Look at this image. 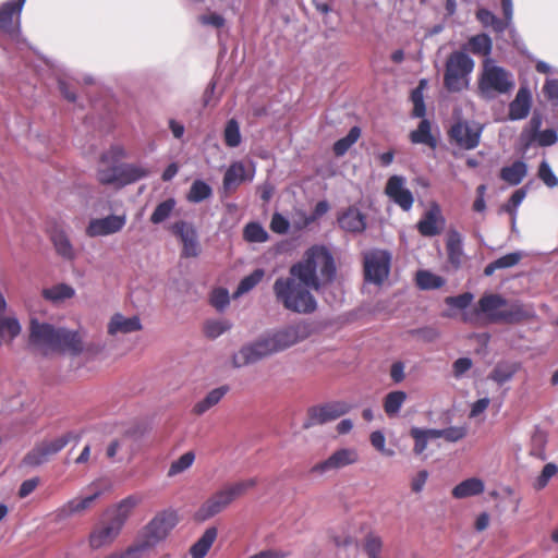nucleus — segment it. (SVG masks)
I'll list each match as a JSON object with an SVG mask.
<instances>
[{
  "instance_id": "nucleus-15",
  "label": "nucleus",
  "mask_w": 558,
  "mask_h": 558,
  "mask_svg": "<svg viewBox=\"0 0 558 558\" xmlns=\"http://www.w3.org/2000/svg\"><path fill=\"white\" fill-rule=\"evenodd\" d=\"M171 230L182 242L183 247L181 255L183 257H197L199 255L201 247L198 243V235L192 223L183 220L177 221L172 225Z\"/></svg>"
},
{
  "instance_id": "nucleus-62",
  "label": "nucleus",
  "mask_w": 558,
  "mask_h": 558,
  "mask_svg": "<svg viewBox=\"0 0 558 558\" xmlns=\"http://www.w3.org/2000/svg\"><path fill=\"white\" fill-rule=\"evenodd\" d=\"M210 303L217 311H223L230 303L228 291L222 288L215 290L211 294Z\"/></svg>"
},
{
  "instance_id": "nucleus-11",
  "label": "nucleus",
  "mask_w": 558,
  "mask_h": 558,
  "mask_svg": "<svg viewBox=\"0 0 558 558\" xmlns=\"http://www.w3.org/2000/svg\"><path fill=\"white\" fill-rule=\"evenodd\" d=\"M359 461V453L354 448H340L332 452L326 460L311 468L312 474L327 475L352 465Z\"/></svg>"
},
{
  "instance_id": "nucleus-63",
  "label": "nucleus",
  "mask_w": 558,
  "mask_h": 558,
  "mask_svg": "<svg viewBox=\"0 0 558 558\" xmlns=\"http://www.w3.org/2000/svg\"><path fill=\"white\" fill-rule=\"evenodd\" d=\"M198 21L202 25L211 26L214 28H221L226 24L225 17L216 12L202 14L198 17Z\"/></svg>"
},
{
  "instance_id": "nucleus-32",
  "label": "nucleus",
  "mask_w": 558,
  "mask_h": 558,
  "mask_svg": "<svg viewBox=\"0 0 558 558\" xmlns=\"http://www.w3.org/2000/svg\"><path fill=\"white\" fill-rule=\"evenodd\" d=\"M217 534L218 531L215 526L206 529L203 535L190 548L192 558H204L216 541Z\"/></svg>"
},
{
  "instance_id": "nucleus-23",
  "label": "nucleus",
  "mask_w": 558,
  "mask_h": 558,
  "mask_svg": "<svg viewBox=\"0 0 558 558\" xmlns=\"http://www.w3.org/2000/svg\"><path fill=\"white\" fill-rule=\"evenodd\" d=\"M100 495L101 492L97 490L85 497L73 498L58 508L56 515L58 519L64 520L73 515L82 514L93 506Z\"/></svg>"
},
{
  "instance_id": "nucleus-50",
  "label": "nucleus",
  "mask_w": 558,
  "mask_h": 558,
  "mask_svg": "<svg viewBox=\"0 0 558 558\" xmlns=\"http://www.w3.org/2000/svg\"><path fill=\"white\" fill-rule=\"evenodd\" d=\"M526 196V190L524 187L514 191L509 198L507 204H504L500 211L508 213L512 217V228H515L517 209L522 204Z\"/></svg>"
},
{
  "instance_id": "nucleus-43",
  "label": "nucleus",
  "mask_w": 558,
  "mask_h": 558,
  "mask_svg": "<svg viewBox=\"0 0 558 558\" xmlns=\"http://www.w3.org/2000/svg\"><path fill=\"white\" fill-rule=\"evenodd\" d=\"M268 238V232L257 221H250L243 228V239L248 243H264Z\"/></svg>"
},
{
  "instance_id": "nucleus-19",
  "label": "nucleus",
  "mask_w": 558,
  "mask_h": 558,
  "mask_svg": "<svg viewBox=\"0 0 558 558\" xmlns=\"http://www.w3.org/2000/svg\"><path fill=\"white\" fill-rule=\"evenodd\" d=\"M122 529L110 519L99 522L90 532L88 537L89 546L99 549L110 545L121 533Z\"/></svg>"
},
{
  "instance_id": "nucleus-56",
  "label": "nucleus",
  "mask_w": 558,
  "mask_h": 558,
  "mask_svg": "<svg viewBox=\"0 0 558 558\" xmlns=\"http://www.w3.org/2000/svg\"><path fill=\"white\" fill-rule=\"evenodd\" d=\"M474 299V295L471 292H464L456 296L446 298L445 302L450 307H456L459 310H465L470 306Z\"/></svg>"
},
{
  "instance_id": "nucleus-55",
  "label": "nucleus",
  "mask_w": 558,
  "mask_h": 558,
  "mask_svg": "<svg viewBox=\"0 0 558 558\" xmlns=\"http://www.w3.org/2000/svg\"><path fill=\"white\" fill-rule=\"evenodd\" d=\"M255 478H248L244 481H239L233 484L226 485L225 488L227 489L228 494L230 495L232 501L235 500L238 497L242 496L244 493H246L248 489L254 487L256 485Z\"/></svg>"
},
{
  "instance_id": "nucleus-37",
  "label": "nucleus",
  "mask_w": 558,
  "mask_h": 558,
  "mask_svg": "<svg viewBox=\"0 0 558 558\" xmlns=\"http://www.w3.org/2000/svg\"><path fill=\"white\" fill-rule=\"evenodd\" d=\"M475 16L484 28H492L496 34H502L508 29L506 23L488 9L480 8Z\"/></svg>"
},
{
  "instance_id": "nucleus-25",
  "label": "nucleus",
  "mask_w": 558,
  "mask_h": 558,
  "mask_svg": "<svg viewBox=\"0 0 558 558\" xmlns=\"http://www.w3.org/2000/svg\"><path fill=\"white\" fill-rule=\"evenodd\" d=\"M254 171L251 174L246 173L245 166L242 161H233L226 170L222 179V189L226 193L233 192L242 183L253 181Z\"/></svg>"
},
{
  "instance_id": "nucleus-47",
  "label": "nucleus",
  "mask_w": 558,
  "mask_h": 558,
  "mask_svg": "<svg viewBox=\"0 0 558 558\" xmlns=\"http://www.w3.org/2000/svg\"><path fill=\"white\" fill-rule=\"evenodd\" d=\"M265 271L262 268H257L252 271L250 275L245 276L241 279L238 284V288L234 292L236 296L247 293L252 289H254L264 278Z\"/></svg>"
},
{
  "instance_id": "nucleus-60",
  "label": "nucleus",
  "mask_w": 558,
  "mask_h": 558,
  "mask_svg": "<svg viewBox=\"0 0 558 558\" xmlns=\"http://www.w3.org/2000/svg\"><path fill=\"white\" fill-rule=\"evenodd\" d=\"M383 543L378 536L367 535L365 538L364 549L368 558H379Z\"/></svg>"
},
{
  "instance_id": "nucleus-16",
  "label": "nucleus",
  "mask_w": 558,
  "mask_h": 558,
  "mask_svg": "<svg viewBox=\"0 0 558 558\" xmlns=\"http://www.w3.org/2000/svg\"><path fill=\"white\" fill-rule=\"evenodd\" d=\"M125 223L126 216L124 214L94 218L87 225L86 234L90 238L111 235L121 231Z\"/></svg>"
},
{
  "instance_id": "nucleus-57",
  "label": "nucleus",
  "mask_w": 558,
  "mask_h": 558,
  "mask_svg": "<svg viewBox=\"0 0 558 558\" xmlns=\"http://www.w3.org/2000/svg\"><path fill=\"white\" fill-rule=\"evenodd\" d=\"M411 437L414 439L413 451L415 454H422L427 448L428 438L422 428L412 427L410 430Z\"/></svg>"
},
{
  "instance_id": "nucleus-1",
  "label": "nucleus",
  "mask_w": 558,
  "mask_h": 558,
  "mask_svg": "<svg viewBox=\"0 0 558 558\" xmlns=\"http://www.w3.org/2000/svg\"><path fill=\"white\" fill-rule=\"evenodd\" d=\"M289 277H279L274 283V294L282 306L293 313L311 314L317 302L311 290L323 292L336 278L332 254L324 245L307 248L303 258L293 264Z\"/></svg>"
},
{
  "instance_id": "nucleus-41",
  "label": "nucleus",
  "mask_w": 558,
  "mask_h": 558,
  "mask_svg": "<svg viewBox=\"0 0 558 558\" xmlns=\"http://www.w3.org/2000/svg\"><path fill=\"white\" fill-rule=\"evenodd\" d=\"M51 241L57 253L64 259L74 258V248L69 236L63 231H54L51 234Z\"/></svg>"
},
{
  "instance_id": "nucleus-17",
  "label": "nucleus",
  "mask_w": 558,
  "mask_h": 558,
  "mask_svg": "<svg viewBox=\"0 0 558 558\" xmlns=\"http://www.w3.org/2000/svg\"><path fill=\"white\" fill-rule=\"evenodd\" d=\"M446 219L442 216L441 208L437 203H432L429 208L423 214L416 223L421 235L433 238L438 235L444 229Z\"/></svg>"
},
{
  "instance_id": "nucleus-10",
  "label": "nucleus",
  "mask_w": 558,
  "mask_h": 558,
  "mask_svg": "<svg viewBox=\"0 0 558 558\" xmlns=\"http://www.w3.org/2000/svg\"><path fill=\"white\" fill-rule=\"evenodd\" d=\"M484 125L473 121L460 119L448 131L450 143L461 149L472 150L480 144Z\"/></svg>"
},
{
  "instance_id": "nucleus-59",
  "label": "nucleus",
  "mask_w": 558,
  "mask_h": 558,
  "mask_svg": "<svg viewBox=\"0 0 558 558\" xmlns=\"http://www.w3.org/2000/svg\"><path fill=\"white\" fill-rule=\"evenodd\" d=\"M369 440L372 446L387 457H392L395 451L386 448V438L383 432L375 430L371 434Z\"/></svg>"
},
{
  "instance_id": "nucleus-44",
  "label": "nucleus",
  "mask_w": 558,
  "mask_h": 558,
  "mask_svg": "<svg viewBox=\"0 0 558 558\" xmlns=\"http://www.w3.org/2000/svg\"><path fill=\"white\" fill-rule=\"evenodd\" d=\"M211 195L213 189L210 185L207 182L197 179L192 183L186 198L189 202L197 204L209 198Z\"/></svg>"
},
{
  "instance_id": "nucleus-14",
  "label": "nucleus",
  "mask_w": 558,
  "mask_h": 558,
  "mask_svg": "<svg viewBox=\"0 0 558 558\" xmlns=\"http://www.w3.org/2000/svg\"><path fill=\"white\" fill-rule=\"evenodd\" d=\"M405 184L407 179L403 175L393 174L387 180L385 194L403 211H410L414 204V196Z\"/></svg>"
},
{
  "instance_id": "nucleus-49",
  "label": "nucleus",
  "mask_w": 558,
  "mask_h": 558,
  "mask_svg": "<svg viewBox=\"0 0 558 558\" xmlns=\"http://www.w3.org/2000/svg\"><path fill=\"white\" fill-rule=\"evenodd\" d=\"M232 324L228 319H209L205 323L204 332L209 339H217L230 330Z\"/></svg>"
},
{
  "instance_id": "nucleus-54",
  "label": "nucleus",
  "mask_w": 558,
  "mask_h": 558,
  "mask_svg": "<svg viewBox=\"0 0 558 558\" xmlns=\"http://www.w3.org/2000/svg\"><path fill=\"white\" fill-rule=\"evenodd\" d=\"M537 177L539 178L541 181H543V183L546 186L550 189L556 187L558 185V178L554 173L548 161L545 159L542 160L538 166Z\"/></svg>"
},
{
  "instance_id": "nucleus-20",
  "label": "nucleus",
  "mask_w": 558,
  "mask_h": 558,
  "mask_svg": "<svg viewBox=\"0 0 558 558\" xmlns=\"http://www.w3.org/2000/svg\"><path fill=\"white\" fill-rule=\"evenodd\" d=\"M340 229L348 233L361 234L367 228L366 216L356 206H349L337 218Z\"/></svg>"
},
{
  "instance_id": "nucleus-40",
  "label": "nucleus",
  "mask_w": 558,
  "mask_h": 558,
  "mask_svg": "<svg viewBox=\"0 0 558 558\" xmlns=\"http://www.w3.org/2000/svg\"><path fill=\"white\" fill-rule=\"evenodd\" d=\"M97 179L104 185L120 187V163L100 165Z\"/></svg>"
},
{
  "instance_id": "nucleus-22",
  "label": "nucleus",
  "mask_w": 558,
  "mask_h": 558,
  "mask_svg": "<svg viewBox=\"0 0 558 558\" xmlns=\"http://www.w3.org/2000/svg\"><path fill=\"white\" fill-rule=\"evenodd\" d=\"M231 502L232 499L223 486L201 506L196 517L202 521L208 520L226 509Z\"/></svg>"
},
{
  "instance_id": "nucleus-38",
  "label": "nucleus",
  "mask_w": 558,
  "mask_h": 558,
  "mask_svg": "<svg viewBox=\"0 0 558 558\" xmlns=\"http://www.w3.org/2000/svg\"><path fill=\"white\" fill-rule=\"evenodd\" d=\"M407 393L402 390H395L386 395L383 407L388 417H396L407 400Z\"/></svg>"
},
{
  "instance_id": "nucleus-31",
  "label": "nucleus",
  "mask_w": 558,
  "mask_h": 558,
  "mask_svg": "<svg viewBox=\"0 0 558 558\" xmlns=\"http://www.w3.org/2000/svg\"><path fill=\"white\" fill-rule=\"evenodd\" d=\"M149 175V171L141 165L120 163V187L135 183Z\"/></svg>"
},
{
  "instance_id": "nucleus-52",
  "label": "nucleus",
  "mask_w": 558,
  "mask_h": 558,
  "mask_svg": "<svg viewBox=\"0 0 558 558\" xmlns=\"http://www.w3.org/2000/svg\"><path fill=\"white\" fill-rule=\"evenodd\" d=\"M225 143L228 147L234 148L241 144V132L236 120L230 119L223 132Z\"/></svg>"
},
{
  "instance_id": "nucleus-2",
  "label": "nucleus",
  "mask_w": 558,
  "mask_h": 558,
  "mask_svg": "<svg viewBox=\"0 0 558 558\" xmlns=\"http://www.w3.org/2000/svg\"><path fill=\"white\" fill-rule=\"evenodd\" d=\"M531 315V311L520 301H509L499 293L489 292L481 296L473 310L464 313L463 319L473 324L484 316L490 323L517 324Z\"/></svg>"
},
{
  "instance_id": "nucleus-13",
  "label": "nucleus",
  "mask_w": 558,
  "mask_h": 558,
  "mask_svg": "<svg viewBox=\"0 0 558 558\" xmlns=\"http://www.w3.org/2000/svg\"><path fill=\"white\" fill-rule=\"evenodd\" d=\"M350 407L342 401H333L322 405L312 407L307 411V420L304 422L303 427L310 428L315 425H323L325 423L335 421L348 413Z\"/></svg>"
},
{
  "instance_id": "nucleus-64",
  "label": "nucleus",
  "mask_w": 558,
  "mask_h": 558,
  "mask_svg": "<svg viewBox=\"0 0 558 558\" xmlns=\"http://www.w3.org/2000/svg\"><path fill=\"white\" fill-rule=\"evenodd\" d=\"M543 93L554 107L558 106V80H546Z\"/></svg>"
},
{
  "instance_id": "nucleus-3",
  "label": "nucleus",
  "mask_w": 558,
  "mask_h": 558,
  "mask_svg": "<svg viewBox=\"0 0 558 558\" xmlns=\"http://www.w3.org/2000/svg\"><path fill=\"white\" fill-rule=\"evenodd\" d=\"M29 343L46 350L71 352L77 354L82 351V343L76 331L65 328H56L50 324L31 319Z\"/></svg>"
},
{
  "instance_id": "nucleus-26",
  "label": "nucleus",
  "mask_w": 558,
  "mask_h": 558,
  "mask_svg": "<svg viewBox=\"0 0 558 558\" xmlns=\"http://www.w3.org/2000/svg\"><path fill=\"white\" fill-rule=\"evenodd\" d=\"M532 94L527 87H520L514 99L509 104L508 117L511 121L525 119L531 110Z\"/></svg>"
},
{
  "instance_id": "nucleus-30",
  "label": "nucleus",
  "mask_w": 558,
  "mask_h": 558,
  "mask_svg": "<svg viewBox=\"0 0 558 558\" xmlns=\"http://www.w3.org/2000/svg\"><path fill=\"white\" fill-rule=\"evenodd\" d=\"M446 250L448 259L454 268H459L463 257V240L460 232L454 229L448 231Z\"/></svg>"
},
{
  "instance_id": "nucleus-34",
  "label": "nucleus",
  "mask_w": 558,
  "mask_h": 558,
  "mask_svg": "<svg viewBox=\"0 0 558 558\" xmlns=\"http://www.w3.org/2000/svg\"><path fill=\"white\" fill-rule=\"evenodd\" d=\"M484 482L477 477H471L462 481L452 489V496L457 499H463L481 495L484 492Z\"/></svg>"
},
{
  "instance_id": "nucleus-48",
  "label": "nucleus",
  "mask_w": 558,
  "mask_h": 558,
  "mask_svg": "<svg viewBox=\"0 0 558 558\" xmlns=\"http://www.w3.org/2000/svg\"><path fill=\"white\" fill-rule=\"evenodd\" d=\"M515 372L517 369L513 365L507 363H498L490 372L488 378L501 386L511 380Z\"/></svg>"
},
{
  "instance_id": "nucleus-24",
  "label": "nucleus",
  "mask_w": 558,
  "mask_h": 558,
  "mask_svg": "<svg viewBox=\"0 0 558 558\" xmlns=\"http://www.w3.org/2000/svg\"><path fill=\"white\" fill-rule=\"evenodd\" d=\"M7 301L0 292V345L10 344L22 330V326L15 316H4Z\"/></svg>"
},
{
  "instance_id": "nucleus-53",
  "label": "nucleus",
  "mask_w": 558,
  "mask_h": 558,
  "mask_svg": "<svg viewBox=\"0 0 558 558\" xmlns=\"http://www.w3.org/2000/svg\"><path fill=\"white\" fill-rule=\"evenodd\" d=\"M128 157V153L121 145H111L109 149L100 155V165L118 163L119 160Z\"/></svg>"
},
{
  "instance_id": "nucleus-51",
  "label": "nucleus",
  "mask_w": 558,
  "mask_h": 558,
  "mask_svg": "<svg viewBox=\"0 0 558 558\" xmlns=\"http://www.w3.org/2000/svg\"><path fill=\"white\" fill-rule=\"evenodd\" d=\"M195 460V453L187 451L183 453L179 459L172 461L169 466L167 475L169 477L175 476L190 469Z\"/></svg>"
},
{
  "instance_id": "nucleus-28",
  "label": "nucleus",
  "mask_w": 558,
  "mask_h": 558,
  "mask_svg": "<svg viewBox=\"0 0 558 558\" xmlns=\"http://www.w3.org/2000/svg\"><path fill=\"white\" fill-rule=\"evenodd\" d=\"M141 329L142 323L138 316L125 317L120 313L114 314L108 324V332L111 336L126 335Z\"/></svg>"
},
{
  "instance_id": "nucleus-5",
  "label": "nucleus",
  "mask_w": 558,
  "mask_h": 558,
  "mask_svg": "<svg viewBox=\"0 0 558 558\" xmlns=\"http://www.w3.org/2000/svg\"><path fill=\"white\" fill-rule=\"evenodd\" d=\"M474 60L463 51H453L447 59L444 85L451 93H459L469 86V75L474 69Z\"/></svg>"
},
{
  "instance_id": "nucleus-42",
  "label": "nucleus",
  "mask_w": 558,
  "mask_h": 558,
  "mask_svg": "<svg viewBox=\"0 0 558 558\" xmlns=\"http://www.w3.org/2000/svg\"><path fill=\"white\" fill-rule=\"evenodd\" d=\"M468 47L470 51L478 56H488L493 49L492 38L485 34H477L469 39Z\"/></svg>"
},
{
  "instance_id": "nucleus-29",
  "label": "nucleus",
  "mask_w": 558,
  "mask_h": 558,
  "mask_svg": "<svg viewBox=\"0 0 558 558\" xmlns=\"http://www.w3.org/2000/svg\"><path fill=\"white\" fill-rule=\"evenodd\" d=\"M25 2L26 0H9L0 7V29L9 34L15 32L13 15H20Z\"/></svg>"
},
{
  "instance_id": "nucleus-58",
  "label": "nucleus",
  "mask_w": 558,
  "mask_h": 558,
  "mask_svg": "<svg viewBox=\"0 0 558 558\" xmlns=\"http://www.w3.org/2000/svg\"><path fill=\"white\" fill-rule=\"evenodd\" d=\"M558 472V466L555 464V463H547L544 465L541 474L538 475V477L536 478L535 481V488L536 489H542L544 488L549 480L556 475Z\"/></svg>"
},
{
  "instance_id": "nucleus-7",
  "label": "nucleus",
  "mask_w": 558,
  "mask_h": 558,
  "mask_svg": "<svg viewBox=\"0 0 558 558\" xmlns=\"http://www.w3.org/2000/svg\"><path fill=\"white\" fill-rule=\"evenodd\" d=\"M72 440L78 441L80 435L68 432L54 439L43 440L24 456L23 464L32 468L39 466L48 462L52 456L60 452Z\"/></svg>"
},
{
  "instance_id": "nucleus-27",
  "label": "nucleus",
  "mask_w": 558,
  "mask_h": 558,
  "mask_svg": "<svg viewBox=\"0 0 558 558\" xmlns=\"http://www.w3.org/2000/svg\"><path fill=\"white\" fill-rule=\"evenodd\" d=\"M532 123L535 125V131L529 134L527 137H525L523 134L521 135V141L523 142V153H526L533 143H537V145L541 147H548L555 145L558 142V134L556 130L546 129L538 131L537 128L539 125V121L535 122V119H532Z\"/></svg>"
},
{
  "instance_id": "nucleus-12",
  "label": "nucleus",
  "mask_w": 558,
  "mask_h": 558,
  "mask_svg": "<svg viewBox=\"0 0 558 558\" xmlns=\"http://www.w3.org/2000/svg\"><path fill=\"white\" fill-rule=\"evenodd\" d=\"M274 354L266 335L260 336L255 341L244 344L232 356V365L235 368L254 364L264 357Z\"/></svg>"
},
{
  "instance_id": "nucleus-21",
  "label": "nucleus",
  "mask_w": 558,
  "mask_h": 558,
  "mask_svg": "<svg viewBox=\"0 0 558 558\" xmlns=\"http://www.w3.org/2000/svg\"><path fill=\"white\" fill-rule=\"evenodd\" d=\"M142 497L129 495L105 512V517L123 529L132 511L141 504Z\"/></svg>"
},
{
  "instance_id": "nucleus-9",
  "label": "nucleus",
  "mask_w": 558,
  "mask_h": 558,
  "mask_svg": "<svg viewBox=\"0 0 558 558\" xmlns=\"http://www.w3.org/2000/svg\"><path fill=\"white\" fill-rule=\"evenodd\" d=\"M365 281L380 286L388 278L391 267V254L386 250L374 248L363 256Z\"/></svg>"
},
{
  "instance_id": "nucleus-36",
  "label": "nucleus",
  "mask_w": 558,
  "mask_h": 558,
  "mask_svg": "<svg viewBox=\"0 0 558 558\" xmlns=\"http://www.w3.org/2000/svg\"><path fill=\"white\" fill-rule=\"evenodd\" d=\"M228 391V386H220L210 390L201 401L195 403L193 412L197 415L206 413L209 409L218 404Z\"/></svg>"
},
{
  "instance_id": "nucleus-46",
  "label": "nucleus",
  "mask_w": 558,
  "mask_h": 558,
  "mask_svg": "<svg viewBox=\"0 0 558 558\" xmlns=\"http://www.w3.org/2000/svg\"><path fill=\"white\" fill-rule=\"evenodd\" d=\"M175 205L177 201L173 197H169L159 203L150 216L151 223L159 225L167 220L174 210Z\"/></svg>"
},
{
  "instance_id": "nucleus-45",
  "label": "nucleus",
  "mask_w": 558,
  "mask_h": 558,
  "mask_svg": "<svg viewBox=\"0 0 558 558\" xmlns=\"http://www.w3.org/2000/svg\"><path fill=\"white\" fill-rule=\"evenodd\" d=\"M445 279L428 270H420L416 274V283L422 290L439 289L445 284Z\"/></svg>"
},
{
  "instance_id": "nucleus-33",
  "label": "nucleus",
  "mask_w": 558,
  "mask_h": 558,
  "mask_svg": "<svg viewBox=\"0 0 558 558\" xmlns=\"http://www.w3.org/2000/svg\"><path fill=\"white\" fill-rule=\"evenodd\" d=\"M527 173V166L522 160H515L510 166L502 167L500 179L510 185H519Z\"/></svg>"
},
{
  "instance_id": "nucleus-18",
  "label": "nucleus",
  "mask_w": 558,
  "mask_h": 558,
  "mask_svg": "<svg viewBox=\"0 0 558 558\" xmlns=\"http://www.w3.org/2000/svg\"><path fill=\"white\" fill-rule=\"evenodd\" d=\"M135 453L134 434L125 432L119 437L113 438L106 450L108 459L114 462L130 461Z\"/></svg>"
},
{
  "instance_id": "nucleus-35",
  "label": "nucleus",
  "mask_w": 558,
  "mask_h": 558,
  "mask_svg": "<svg viewBox=\"0 0 558 558\" xmlns=\"http://www.w3.org/2000/svg\"><path fill=\"white\" fill-rule=\"evenodd\" d=\"M410 141L413 144H424L432 149L437 147V140L432 134L430 122L427 119H423L416 130L410 133Z\"/></svg>"
},
{
  "instance_id": "nucleus-8",
  "label": "nucleus",
  "mask_w": 558,
  "mask_h": 558,
  "mask_svg": "<svg viewBox=\"0 0 558 558\" xmlns=\"http://www.w3.org/2000/svg\"><path fill=\"white\" fill-rule=\"evenodd\" d=\"M265 335L275 354L305 340L310 336V326L304 322H299Z\"/></svg>"
},
{
  "instance_id": "nucleus-61",
  "label": "nucleus",
  "mask_w": 558,
  "mask_h": 558,
  "mask_svg": "<svg viewBox=\"0 0 558 558\" xmlns=\"http://www.w3.org/2000/svg\"><path fill=\"white\" fill-rule=\"evenodd\" d=\"M270 229L277 234H286L290 229V221L280 213H275L270 220Z\"/></svg>"
},
{
  "instance_id": "nucleus-39",
  "label": "nucleus",
  "mask_w": 558,
  "mask_h": 558,
  "mask_svg": "<svg viewBox=\"0 0 558 558\" xmlns=\"http://www.w3.org/2000/svg\"><path fill=\"white\" fill-rule=\"evenodd\" d=\"M74 294L75 290L66 283H58L43 290V296L52 303H59L71 299Z\"/></svg>"
},
{
  "instance_id": "nucleus-6",
  "label": "nucleus",
  "mask_w": 558,
  "mask_h": 558,
  "mask_svg": "<svg viewBox=\"0 0 558 558\" xmlns=\"http://www.w3.org/2000/svg\"><path fill=\"white\" fill-rule=\"evenodd\" d=\"M175 510L166 509L158 512L145 526L140 549H147L156 546L167 538L169 533L178 524Z\"/></svg>"
},
{
  "instance_id": "nucleus-4",
  "label": "nucleus",
  "mask_w": 558,
  "mask_h": 558,
  "mask_svg": "<svg viewBox=\"0 0 558 558\" xmlns=\"http://www.w3.org/2000/svg\"><path fill=\"white\" fill-rule=\"evenodd\" d=\"M514 87L515 82L511 72L490 60L484 63L478 78V93L484 99L492 100L498 95L510 94Z\"/></svg>"
}]
</instances>
